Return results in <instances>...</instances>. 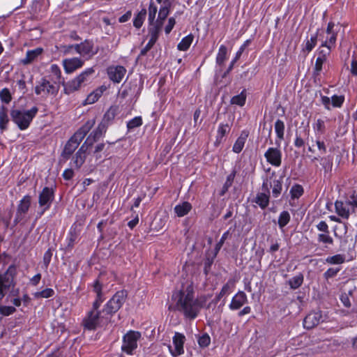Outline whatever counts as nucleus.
<instances>
[{
	"mask_svg": "<svg viewBox=\"0 0 357 357\" xmlns=\"http://www.w3.org/2000/svg\"><path fill=\"white\" fill-rule=\"evenodd\" d=\"M275 131L278 138L281 140L284 139V123L280 120L278 119L275 123Z\"/></svg>",
	"mask_w": 357,
	"mask_h": 357,
	"instance_id": "nucleus-36",
	"label": "nucleus"
},
{
	"mask_svg": "<svg viewBox=\"0 0 357 357\" xmlns=\"http://www.w3.org/2000/svg\"><path fill=\"white\" fill-rule=\"evenodd\" d=\"M59 86L50 83L46 79H42L41 82L35 88V93L37 95H56L59 91Z\"/></svg>",
	"mask_w": 357,
	"mask_h": 357,
	"instance_id": "nucleus-10",
	"label": "nucleus"
},
{
	"mask_svg": "<svg viewBox=\"0 0 357 357\" xmlns=\"http://www.w3.org/2000/svg\"><path fill=\"white\" fill-rule=\"evenodd\" d=\"M318 242L323 243L325 244L332 245L333 243V240L332 237L329 235V233H322L318 234L317 237Z\"/></svg>",
	"mask_w": 357,
	"mask_h": 357,
	"instance_id": "nucleus-48",
	"label": "nucleus"
},
{
	"mask_svg": "<svg viewBox=\"0 0 357 357\" xmlns=\"http://www.w3.org/2000/svg\"><path fill=\"white\" fill-rule=\"evenodd\" d=\"M318 32L319 29H317L316 33L311 35L310 39L307 40L305 49L307 51V52H311L312 49L316 46L317 43Z\"/></svg>",
	"mask_w": 357,
	"mask_h": 357,
	"instance_id": "nucleus-38",
	"label": "nucleus"
},
{
	"mask_svg": "<svg viewBox=\"0 0 357 357\" xmlns=\"http://www.w3.org/2000/svg\"><path fill=\"white\" fill-rule=\"evenodd\" d=\"M54 294V291L51 288H47L43 291H37L33 294V296L35 298H48Z\"/></svg>",
	"mask_w": 357,
	"mask_h": 357,
	"instance_id": "nucleus-42",
	"label": "nucleus"
},
{
	"mask_svg": "<svg viewBox=\"0 0 357 357\" xmlns=\"http://www.w3.org/2000/svg\"><path fill=\"white\" fill-rule=\"evenodd\" d=\"M105 90V88H100L92 93H91L85 100L86 104H93L96 102L102 96L103 91Z\"/></svg>",
	"mask_w": 357,
	"mask_h": 357,
	"instance_id": "nucleus-31",
	"label": "nucleus"
},
{
	"mask_svg": "<svg viewBox=\"0 0 357 357\" xmlns=\"http://www.w3.org/2000/svg\"><path fill=\"white\" fill-rule=\"evenodd\" d=\"M246 95L244 91H242L240 94L234 96L231 100V103L233 105H237L239 106H243L245 103Z\"/></svg>",
	"mask_w": 357,
	"mask_h": 357,
	"instance_id": "nucleus-45",
	"label": "nucleus"
},
{
	"mask_svg": "<svg viewBox=\"0 0 357 357\" xmlns=\"http://www.w3.org/2000/svg\"><path fill=\"white\" fill-rule=\"evenodd\" d=\"M192 209V205L188 202H183L174 207V212L178 217H183Z\"/></svg>",
	"mask_w": 357,
	"mask_h": 357,
	"instance_id": "nucleus-22",
	"label": "nucleus"
},
{
	"mask_svg": "<svg viewBox=\"0 0 357 357\" xmlns=\"http://www.w3.org/2000/svg\"><path fill=\"white\" fill-rule=\"evenodd\" d=\"M326 59L322 56L319 57L317 56L316 61H315V66H314V73L316 75H319L320 72L322 70V66L323 63L326 61Z\"/></svg>",
	"mask_w": 357,
	"mask_h": 357,
	"instance_id": "nucleus-53",
	"label": "nucleus"
},
{
	"mask_svg": "<svg viewBox=\"0 0 357 357\" xmlns=\"http://www.w3.org/2000/svg\"><path fill=\"white\" fill-rule=\"evenodd\" d=\"M227 47L225 45H222L219 48L218 53L216 57V62L218 64L221 66L224 63V62L227 59Z\"/></svg>",
	"mask_w": 357,
	"mask_h": 357,
	"instance_id": "nucleus-39",
	"label": "nucleus"
},
{
	"mask_svg": "<svg viewBox=\"0 0 357 357\" xmlns=\"http://www.w3.org/2000/svg\"><path fill=\"white\" fill-rule=\"evenodd\" d=\"M267 162L273 166L280 167L282 163V152L278 148L270 147L264 153Z\"/></svg>",
	"mask_w": 357,
	"mask_h": 357,
	"instance_id": "nucleus-12",
	"label": "nucleus"
},
{
	"mask_svg": "<svg viewBox=\"0 0 357 357\" xmlns=\"http://www.w3.org/2000/svg\"><path fill=\"white\" fill-rule=\"evenodd\" d=\"M335 208L336 213L344 219H349L351 208L347 200L346 202L336 201L335 203Z\"/></svg>",
	"mask_w": 357,
	"mask_h": 357,
	"instance_id": "nucleus-16",
	"label": "nucleus"
},
{
	"mask_svg": "<svg viewBox=\"0 0 357 357\" xmlns=\"http://www.w3.org/2000/svg\"><path fill=\"white\" fill-rule=\"evenodd\" d=\"M317 228L319 231L323 233H329L328 226L325 221H321L317 225Z\"/></svg>",
	"mask_w": 357,
	"mask_h": 357,
	"instance_id": "nucleus-64",
	"label": "nucleus"
},
{
	"mask_svg": "<svg viewBox=\"0 0 357 357\" xmlns=\"http://www.w3.org/2000/svg\"><path fill=\"white\" fill-rule=\"evenodd\" d=\"M344 261H345L344 255H340V254L328 257L326 259V262L329 264H342Z\"/></svg>",
	"mask_w": 357,
	"mask_h": 357,
	"instance_id": "nucleus-40",
	"label": "nucleus"
},
{
	"mask_svg": "<svg viewBox=\"0 0 357 357\" xmlns=\"http://www.w3.org/2000/svg\"><path fill=\"white\" fill-rule=\"evenodd\" d=\"M230 131V126L229 124L221 123L218 129V133L216 137V142H221L222 138Z\"/></svg>",
	"mask_w": 357,
	"mask_h": 357,
	"instance_id": "nucleus-33",
	"label": "nucleus"
},
{
	"mask_svg": "<svg viewBox=\"0 0 357 357\" xmlns=\"http://www.w3.org/2000/svg\"><path fill=\"white\" fill-rule=\"evenodd\" d=\"M322 321H324V317L321 312H312L305 317L303 326L307 329H312Z\"/></svg>",
	"mask_w": 357,
	"mask_h": 357,
	"instance_id": "nucleus-13",
	"label": "nucleus"
},
{
	"mask_svg": "<svg viewBox=\"0 0 357 357\" xmlns=\"http://www.w3.org/2000/svg\"><path fill=\"white\" fill-rule=\"evenodd\" d=\"M194 36L192 34L184 37L181 41L178 44L177 48L181 51H186L192 44Z\"/></svg>",
	"mask_w": 357,
	"mask_h": 357,
	"instance_id": "nucleus-32",
	"label": "nucleus"
},
{
	"mask_svg": "<svg viewBox=\"0 0 357 357\" xmlns=\"http://www.w3.org/2000/svg\"><path fill=\"white\" fill-rule=\"evenodd\" d=\"M164 4H165V6L161 7L160 10H159L158 18V20L155 22L157 23L162 22L163 24L164 21L165 20V19L167 18V15H169V3H164Z\"/></svg>",
	"mask_w": 357,
	"mask_h": 357,
	"instance_id": "nucleus-37",
	"label": "nucleus"
},
{
	"mask_svg": "<svg viewBox=\"0 0 357 357\" xmlns=\"http://www.w3.org/2000/svg\"><path fill=\"white\" fill-rule=\"evenodd\" d=\"M269 194L266 192L258 193L255 197V202L261 208L264 209L269 203Z\"/></svg>",
	"mask_w": 357,
	"mask_h": 357,
	"instance_id": "nucleus-27",
	"label": "nucleus"
},
{
	"mask_svg": "<svg viewBox=\"0 0 357 357\" xmlns=\"http://www.w3.org/2000/svg\"><path fill=\"white\" fill-rule=\"evenodd\" d=\"M229 234V231L225 232L222 234L220 241L216 244V246H215L216 252H218L220 250V248H222V245L224 244L225 240L227 238Z\"/></svg>",
	"mask_w": 357,
	"mask_h": 357,
	"instance_id": "nucleus-62",
	"label": "nucleus"
},
{
	"mask_svg": "<svg viewBox=\"0 0 357 357\" xmlns=\"http://www.w3.org/2000/svg\"><path fill=\"white\" fill-rule=\"evenodd\" d=\"M93 291L96 294V297H103L102 294V285L98 280H96L93 284Z\"/></svg>",
	"mask_w": 357,
	"mask_h": 357,
	"instance_id": "nucleus-61",
	"label": "nucleus"
},
{
	"mask_svg": "<svg viewBox=\"0 0 357 357\" xmlns=\"http://www.w3.org/2000/svg\"><path fill=\"white\" fill-rule=\"evenodd\" d=\"M0 98L2 102L9 103L11 101L12 97L10 91L5 88L0 91Z\"/></svg>",
	"mask_w": 357,
	"mask_h": 357,
	"instance_id": "nucleus-50",
	"label": "nucleus"
},
{
	"mask_svg": "<svg viewBox=\"0 0 357 357\" xmlns=\"http://www.w3.org/2000/svg\"><path fill=\"white\" fill-rule=\"evenodd\" d=\"M155 43L153 40H149L146 45L141 50L140 56H144L151 49L153 45Z\"/></svg>",
	"mask_w": 357,
	"mask_h": 357,
	"instance_id": "nucleus-63",
	"label": "nucleus"
},
{
	"mask_svg": "<svg viewBox=\"0 0 357 357\" xmlns=\"http://www.w3.org/2000/svg\"><path fill=\"white\" fill-rule=\"evenodd\" d=\"M42 51L41 48H36L35 50L28 51L25 58L22 61V63L24 64L31 63L42 53Z\"/></svg>",
	"mask_w": 357,
	"mask_h": 357,
	"instance_id": "nucleus-28",
	"label": "nucleus"
},
{
	"mask_svg": "<svg viewBox=\"0 0 357 357\" xmlns=\"http://www.w3.org/2000/svg\"><path fill=\"white\" fill-rule=\"evenodd\" d=\"M9 118L8 109L5 106L0 107V130L3 132L7 129Z\"/></svg>",
	"mask_w": 357,
	"mask_h": 357,
	"instance_id": "nucleus-26",
	"label": "nucleus"
},
{
	"mask_svg": "<svg viewBox=\"0 0 357 357\" xmlns=\"http://www.w3.org/2000/svg\"><path fill=\"white\" fill-rule=\"evenodd\" d=\"M116 115L115 109L113 108H109L104 114L102 121L101 123H106L107 126L109 123L110 121H112Z\"/></svg>",
	"mask_w": 357,
	"mask_h": 357,
	"instance_id": "nucleus-46",
	"label": "nucleus"
},
{
	"mask_svg": "<svg viewBox=\"0 0 357 357\" xmlns=\"http://www.w3.org/2000/svg\"><path fill=\"white\" fill-rule=\"evenodd\" d=\"M314 128L317 134L321 135L325 132V123L321 119H318L314 126Z\"/></svg>",
	"mask_w": 357,
	"mask_h": 357,
	"instance_id": "nucleus-56",
	"label": "nucleus"
},
{
	"mask_svg": "<svg viewBox=\"0 0 357 357\" xmlns=\"http://www.w3.org/2000/svg\"><path fill=\"white\" fill-rule=\"evenodd\" d=\"M290 214L287 211H283L279 215L278 225L280 228L285 227L290 221Z\"/></svg>",
	"mask_w": 357,
	"mask_h": 357,
	"instance_id": "nucleus-41",
	"label": "nucleus"
},
{
	"mask_svg": "<svg viewBox=\"0 0 357 357\" xmlns=\"http://www.w3.org/2000/svg\"><path fill=\"white\" fill-rule=\"evenodd\" d=\"M107 128L106 123H100L98 128L88 136L84 142L85 144L91 146L106 132Z\"/></svg>",
	"mask_w": 357,
	"mask_h": 357,
	"instance_id": "nucleus-17",
	"label": "nucleus"
},
{
	"mask_svg": "<svg viewBox=\"0 0 357 357\" xmlns=\"http://www.w3.org/2000/svg\"><path fill=\"white\" fill-rule=\"evenodd\" d=\"M142 124V119L141 116H136L129 121L127 123V128L129 130L139 127Z\"/></svg>",
	"mask_w": 357,
	"mask_h": 357,
	"instance_id": "nucleus-47",
	"label": "nucleus"
},
{
	"mask_svg": "<svg viewBox=\"0 0 357 357\" xmlns=\"http://www.w3.org/2000/svg\"><path fill=\"white\" fill-rule=\"evenodd\" d=\"M234 286V282L229 280L222 288L220 293L215 296L213 302L217 304L218 301L225 295L229 294L231 292V289Z\"/></svg>",
	"mask_w": 357,
	"mask_h": 357,
	"instance_id": "nucleus-23",
	"label": "nucleus"
},
{
	"mask_svg": "<svg viewBox=\"0 0 357 357\" xmlns=\"http://www.w3.org/2000/svg\"><path fill=\"white\" fill-rule=\"evenodd\" d=\"M126 73V68L121 66L109 67L107 70L109 79L116 83H119L122 80Z\"/></svg>",
	"mask_w": 357,
	"mask_h": 357,
	"instance_id": "nucleus-15",
	"label": "nucleus"
},
{
	"mask_svg": "<svg viewBox=\"0 0 357 357\" xmlns=\"http://www.w3.org/2000/svg\"><path fill=\"white\" fill-rule=\"evenodd\" d=\"M303 275L299 273L289 280V284L292 289H296L300 287L303 282Z\"/></svg>",
	"mask_w": 357,
	"mask_h": 357,
	"instance_id": "nucleus-34",
	"label": "nucleus"
},
{
	"mask_svg": "<svg viewBox=\"0 0 357 357\" xmlns=\"http://www.w3.org/2000/svg\"><path fill=\"white\" fill-rule=\"evenodd\" d=\"M149 21L150 24H153V21L157 13V8L153 4H150L149 6Z\"/></svg>",
	"mask_w": 357,
	"mask_h": 357,
	"instance_id": "nucleus-59",
	"label": "nucleus"
},
{
	"mask_svg": "<svg viewBox=\"0 0 357 357\" xmlns=\"http://www.w3.org/2000/svg\"><path fill=\"white\" fill-rule=\"evenodd\" d=\"M91 146L86 144L85 142L81 146L75 156L73 158V165L79 169L86 160V152Z\"/></svg>",
	"mask_w": 357,
	"mask_h": 357,
	"instance_id": "nucleus-18",
	"label": "nucleus"
},
{
	"mask_svg": "<svg viewBox=\"0 0 357 357\" xmlns=\"http://www.w3.org/2000/svg\"><path fill=\"white\" fill-rule=\"evenodd\" d=\"M248 134L245 131H243L241 135L237 138L233 146V151L239 153L243 149Z\"/></svg>",
	"mask_w": 357,
	"mask_h": 357,
	"instance_id": "nucleus-24",
	"label": "nucleus"
},
{
	"mask_svg": "<svg viewBox=\"0 0 357 357\" xmlns=\"http://www.w3.org/2000/svg\"><path fill=\"white\" fill-rule=\"evenodd\" d=\"M146 10L145 8H143L135 16L134 21H133V25L137 29L140 28L143 24V22L146 18Z\"/></svg>",
	"mask_w": 357,
	"mask_h": 357,
	"instance_id": "nucleus-35",
	"label": "nucleus"
},
{
	"mask_svg": "<svg viewBox=\"0 0 357 357\" xmlns=\"http://www.w3.org/2000/svg\"><path fill=\"white\" fill-rule=\"evenodd\" d=\"M340 301L342 302V303L343 304V305L346 307H350L351 305V301H350V298H349V294H346V293H343L341 294L340 296Z\"/></svg>",
	"mask_w": 357,
	"mask_h": 357,
	"instance_id": "nucleus-60",
	"label": "nucleus"
},
{
	"mask_svg": "<svg viewBox=\"0 0 357 357\" xmlns=\"http://www.w3.org/2000/svg\"><path fill=\"white\" fill-rule=\"evenodd\" d=\"M63 64L65 71L67 73H71L77 69L81 68L84 64V61L79 58L75 57L72 59H64L63 61Z\"/></svg>",
	"mask_w": 357,
	"mask_h": 357,
	"instance_id": "nucleus-19",
	"label": "nucleus"
},
{
	"mask_svg": "<svg viewBox=\"0 0 357 357\" xmlns=\"http://www.w3.org/2000/svg\"><path fill=\"white\" fill-rule=\"evenodd\" d=\"M290 192L292 198H299L303 194V188L301 185H294Z\"/></svg>",
	"mask_w": 357,
	"mask_h": 357,
	"instance_id": "nucleus-49",
	"label": "nucleus"
},
{
	"mask_svg": "<svg viewBox=\"0 0 357 357\" xmlns=\"http://www.w3.org/2000/svg\"><path fill=\"white\" fill-rule=\"evenodd\" d=\"M344 100V97L343 96H336L334 95L331 98L332 105L335 107H340Z\"/></svg>",
	"mask_w": 357,
	"mask_h": 357,
	"instance_id": "nucleus-52",
	"label": "nucleus"
},
{
	"mask_svg": "<svg viewBox=\"0 0 357 357\" xmlns=\"http://www.w3.org/2000/svg\"><path fill=\"white\" fill-rule=\"evenodd\" d=\"M31 198L29 195L24 196L20 202L17 206L16 215L14 220L15 225L18 224L24 220L31 206Z\"/></svg>",
	"mask_w": 357,
	"mask_h": 357,
	"instance_id": "nucleus-11",
	"label": "nucleus"
},
{
	"mask_svg": "<svg viewBox=\"0 0 357 357\" xmlns=\"http://www.w3.org/2000/svg\"><path fill=\"white\" fill-rule=\"evenodd\" d=\"M276 177L275 172H273L269 176L264 179L261 186L262 190L266 192L268 194L270 193V188H272V193L274 197H278L281 194L282 189V178L277 179Z\"/></svg>",
	"mask_w": 357,
	"mask_h": 357,
	"instance_id": "nucleus-8",
	"label": "nucleus"
},
{
	"mask_svg": "<svg viewBox=\"0 0 357 357\" xmlns=\"http://www.w3.org/2000/svg\"><path fill=\"white\" fill-rule=\"evenodd\" d=\"M141 334L139 332L130 331L123 338L121 349L128 354H131L132 351L137 347V341Z\"/></svg>",
	"mask_w": 357,
	"mask_h": 357,
	"instance_id": "nucleus-9",
	"label": "nucleus"
},
{
	"mask_svg": "<svg viewBox=\"0 0 357 357\" xmlns=\"http://www.w3.org/2000/svg\"><path fill=\"white\" fill-rule=\"evenodd\" d=\"M52 257L51 249H48L43 255V264L45 268H47Z\"/></svg>",
	"mask_w": 357,
	"mask_h": 357,
	"instance_id": "nucleus-58",
	"label": "nucleus"
},
{
	"mask_svg": "<svg viewBox=\"0 0 357 357\" xmlns=\"http://www.w3.org/2000/svg\"><path fill=\"white\" fill-rule=\"evenodd\" d=\"M82 82L77 78L68 82L67 84L64 83V91L67 94H70L75 91L78 90L82 86Z\"/></svg>",
	"mask_w": 357,
	"mask_h": 357,
	"instance_id": "nucleus-25",
	"label": "nucleus"
},
{
	"mask_svg": "<svg viewBox=\"0 0 357 357\" xmlns=\"http://www.w3.org/2000/svg\"><path fill=\"white\" fill-rule=\"evenodd\" d=\"M38 110L36 107H33L29 110L13 109L10 111V116L12 121L17 127L21 130H24L29 128L33 119L36 115Z\"/></svg>",
	"mask_w": 357,
	"mask_h": 357,
	"instance_id": "nucleus-3",
	"label": "nucleus"
},
{
	"mask_svg": "<svg viewBox=\"0 0 357 357\" xmlns=\"http://www.w3.org/2000/svg\"><path fill=\"white\" fill-rule=\"evenodd\" d=\"M15 308L12 306L0 305V314L3 316H9L15 312Z\"/></svg>",
	"mask_w": 357,
	"mask_h": 357,
	"instance_id": "nucleus-55",
	"label": "nucleus"
},
{
	"mask_svg": "<svg viewBox=\"0 0 357 357\" xmlns=\"http://www.w3.org/2000/svg\"><path fill=\"white\" fill-rule=\"evenodd\" d=\"M109 317L102 311L91 310L83 320L84 327L89 330H94L98 326L105 324Z\"/></svg>",
	"mask_w": 357,
	"mask_h": 357,
	"instance_id": "nucleus-4",
	"label": "nucleus"
},
{
	"mask_svg": "<svg viewBox=\"0 0 357 357\" xmlns=\"http://www.w3.org/2000/svg\"><path fill=\"white\" fill-rule=\"evenodd\" d=\"M50 71L52 75L54 76V78H53L54 83L58 86L60 84L64 85V80L61 79V72L59 67L56 64H53L51 66Z\"/></svg>",
	"mask_w": 357,
	"mask_h": 357,
	"instance_id": "nucleus-29",
	"label": "nucleus"
},
{
	"mask_svg": "<svg viewBox=\"0 0 357 357\" xmlns=\"http://www.w3.org/2000/svg\"><path fill=\"white\" fill-rule=\"evenodd\" d=\"M236 176V171L234 170L229 175L227 176V180L222 187V190L221 192V195H223L231 186L234 179Z\"/></svg>",
	"mask_w": 357,
	"mask_h": 357,
	"instance_id": "nucleus-44",
	"label": "nucleus"
},
{
	"mask_svg": "<svg viewBox=\"0 0 357 357\" xmlns=\"http://www.w3.org/2000/svg\"><path fill=\"white\" fill-rule=\"evenodd\" d=\"M185 337L184 335L180 333H176L174 336L173 337V344L174 345L175 349L174 351L172 350L171 347H169V351L172 355L176 356L177 355H181L183 354V344L185 342Z\"/></svg>",
	"mask_w": 357,
	"mask_h": 357,
	"instance_id": "nucleus-14",
	"label": "nucleus"
},
{
	"mask_svg": "<svg viewBox=\"0 0 357 357\" xmlns=\"http://www.w3.org/2000/svg\"><path fill=\"white\" fill-rule=\"evenodd\" d=\"M54 199V191L52 188L45 187L38 195L39 211L38 216L41 217L48 211Z\"/></svg>",
	"mask_w": 357,
	"mask_h": 357,
	"instance_id": "nucleus-6",
	"label": "nucleus"
},
{
	"mask_svg": "<svg viewBox=\"0 0 357 357\" xmlns=\"http://www.w3.org/2000/svg\"><path fill=\"white\" fill-rule=\"evenodd\" d=\"M126 297L127 292L126 291L121 290L117 291L105 305L103 313L112 316L121 307Z\"/></svg>",
	"mask_w": 357,
	"mask_h": 357,
	"instance_id": "nucleus-7",
	"label": "nucleus"
},
{
	"mask_svg": "<svg viewBox=\"0 0 357 357\" xmlns=\"http://www.w3.org/2000/svg\"><path fill=\"white\" fill-rule=\"evenodd\" d=\"M211 343V337L207 333L201 335L198 339V344L201 347H206Z\"/></svg>",
	"mask_w": 357,
	"mask_h": 357,
	"instance_id": "nucleus-51",
	"label": "nucleus"
},
{
	"mask_svg": "<svg viewBox=\"0 0 357 357\" xmlns=\"http://www.w3.org/2000/svg\"><path fill=\"white\" fill-rule=\"evenodd\" d=\"M16 273L15 265H10L3 273H0V301L4 297L10 288L14 287V278Z\"/></svg>",
	"mask_w": 357,
	"mask_h": 357,
	"instance_id": "nucleus-5",
	"label": "nucleus"
},
{
	"mask_svg": "<svg viewBox=\"0 0 357 357\" xmlns=\"http://www.w3.org/2000/svg\"><path fill=\"white\" fill-rule=\"evenodd\" d=\"M151 27L149 29V33L150 35V40H153V41L156 42L159 36V33L162 26V23H157L150 24Z\"/></svg>",
	"mask_w": 357,
	"mask_h": 357,
	"instance_id": "nucleus-30",
	"label": "nucleus"
},
{
	"mask_svg": "<svg viewBox=\"0 0 357 357\" xmlns=\"http://www.w3.org/2000/svg\"><path fill=\"white\" fill-rule=\"evenodd\" d=\"M331 47L328 45V41L322 43L321 47L318 50V56L325 58L326 59L327 55L331 52Z\"/></svg>",
	"mask_w": 357,
	"mask_h": 357,
	"instance_id": "nucleus-43",
	"label": "nucleus"
},
{
	"mask_svg": "<svg viewBox=\"0 0 357 357\" xmlns=\"http://www.w3.org/2000/svg\"><path fill=\"white\" fill-rule=\"evenodd\" d=\"M340 271V268H330L324 273V276L326 280L332 278L336 276Z\"/></svg>",
	"mask_w": 357,
	"mask_h": 357,
	"instance_id": "nucleus-57",
	"label": "nucleus"
},
{
	"mask_svg": "<svg viewBox=\"0 0 357 357\" xmlns=\"http://www.w3.org/2000/svg\"><path fill=\"white\" fill-rule=\"evenodd\" d=\"M98 51V49L94 50L93 43L91 41L86 40L84 42L81 43V47L80 50H79V54L91 58L97 54Z\"/></svg>",
	"mask_w": 357,
	"mask_h": 357,
	"instance_id": "nucleus-21",
	"label": "nucleus"
},
{
	"mask_svg": "<svg viewBox=\"0 0 357 357\" xmlns=\"http://www.w3.org/2000/svg\"><path fill=\"white\" fill-rule=\"evenodd\" d=\"M172 299L176 303V310L190 319L197 317L202 307L200 302L194 298L193 287L191 284H188L185 289L174 292Z\"/></svg>",
	"mask_w": 357,
	"mask_h": 357,
	"instance_id": "nucleus-1",
	"label": "nucleus"
},
{
	"mask_svg": "<svg viewBox=\"0 0 357 357\" xmlns=\"http://www.w3.org/2000/svg\"><path fill=\"white\" fill-rule=\"evenodd\" d=\"M95 123L94 121H89L82 126L67 142L61 153V157L67 160L70 158L79 144L84 139Z\"/></svg>",
	"mask_w": 357,
	"mask_h": 357,
	"instance_id": "nucleus-2",
	"label": "nucleus"
},
{
	"mask_svg": "<svg viewBox=\"0 0 357 357\" xmlns=\"http://www.w3.org/2000/svg\"><path fill=\"white\" fill-rule=\"evenodd\" d=\"M94 73V70L92 68H87L83 71L80 75L77 76V78L84 83L87 80L88 77Z\"/></svg>",
	"mask_w": 357,
	"mask_h": 357,
	"instance_id": "nucleus-54",
	"label": "nucleus"
},
{
	"mask_svg": "<svg viewBox=\"0 0 357 357\" xmlns=\"http://www.w3.org/2000/svg\"><path fill=\"white\" fill-rule=\"evenodd\" d=\"M248 302V298L245 292L239 291L231 299L229 304V308L231 310L240 309L244 304Z\"/></svg>",
	"mask_w": 357,
	"mask_h": 357,
	"instance_id": "nucleus-20",
	"label": "nucleus"
}]
</instances>
